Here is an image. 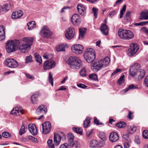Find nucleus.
Segmentation results:
<instances>
[{
    "label": "nucleus",
    "mask_w": 148,
    "mask_h": 148,
    "mask_svg": "<svg viewBox=\"0 0 148 148\" xmlns=\"http://www.w3.org/2000/svg\"><path fill=\"white\" fill-rule=\"evenodd\" d=\"M77 85L79 87L82 88H85L87 87V86L81 83L78 84H77Z\"/></svg>",
    "instance_id": "0e129e2a"
},
{
    "label": "nucleus",
    "mask_w": 148,
    "mask_h": 148,
    "mask_svg": "<svg viewBox=\"0 0 148 148\" xmlns=\"http://www.w3.org/2000/svg\"><path fill=\"white\" fill-rule=\"evenodd\" d=\"M75 33L74 29L72 27H70L65 32V37L68 40H71L73 37Z\"/></svg>",
    "instance_id": "9d476101"
},
{
    "label": "nucleus",
    "mask_w": 148,
    "mask_h": 148,
    "mask_svg": "<svg viewBox=\"0 0 148 148\" xmlns=\"http://www.w3.org/2000/svg\"><path fill=\"white\" fill-rule=\"evenodd\" d=\"M148 16V10H145L140 13L139 19L140 20H147Z\"/></svg>",
    "instance_id": "4be33fe9"
},
{
    "label": "nucleus",
    "mask_w": 148,
    "mask_h": 148,
    "mask_svg": "<svg viewBox=\"0 0 148 148\" xmlns=\"http://www.w3.org/2000/svg\"><path fill=\"white\" fill-rule=\"evenodd\" d=\"M30 45H28L25 43L21 44L20 42V45L18 48L21 52L25 53L27 51V50L30 49Z\"/></svg>",
    "instance_id": "ddd939ff"
},
{
    "label": "nucleus",
    "mask_w": 148,
    "mask_h": 148,
    "mask_svg": "<svg viewBox=\"0 0 148 148\" xmlns=\"http://www.w3.org/2000/svg\"><path fill=\"white\" fill-rule=\"evenodd\" d=\"M23 12L22 10L15 11L12 13L11 17L12 19H15L21 17L23 15Z\"/></svg>",
    "instance_id": "f3484780"
},
{
    "label": "nucleus",
    "mask_w": 148,
    "mask_h": 148,
    "mask_svg": "<svg viewBox=\"0 0 148 148\" xmlns=\"http://www.w3.org/2000/svg\"><path fill=\"white\" fill-rule=\"evenodd\" d=\"M61 135L56 134L55 133L54 134V142L56 145H58L60 143L61 138L63 140H65L66 139V136L65 134L63 132L61 133Z\"/></svg>",
    "instance_id": "0eeeda50"
},
{
    "label": "nucleus",
    "mask_w": 148,
    "mask_h": 148,
    "mask_svg": "<svg viewBox=\"0 0 148 148\" xmlns=\"http://www.w3.org/2000/svg\"><path fill=\"white\" fill-rule=\"evenodd\" d=\"M35 58L37 62L39 63V64H41L42 62V60L40 56L37 53L35 54Z\"/></svg>",
    "instance_id": "a19ab883"
},
{
    "label": "nucleus",
    "mask_w": 148,
    "mask_h": 148,
    "mask_svg": "<svg viewBox=\"0 0 148 148\" xmlns=\"http://www.w3.org/2000/svg\"><path fill=\"white\" fill-rule=\"evenodd\" d=\"M139 47L136 43H132L130 44V48L129 50L128 55L132 56L134 55L138 50Z\"/></svg>",
    "instance_id": "423d86ee"
},
{
    "label": "nucleus",
    "mask_w": 148,
    "mask_h": 148,
    "mask_svg": "<svg viewBox=\"0 0 148 148\" xmlns=\"http://www.w3.org/2000/svg\"><path fill=\"white\" fill-rule=\"evenodd\" d=\"M90 118L89 117H87L84 123V127L85 128L89 127L90 126Z\"/></svg>",
    "instance_id": "e433bc0d"
},
{
    "label": "nucleus",
    "mask_w": 148,
    "mask_h": 148,
    "mask_svg": "<svg viewBox=\"0 0 148 148\" xmlns=\"http://www.w3.org/2000/svg\"><path fill=\"white\" fill-rule=\"evenodd\" d=\"M47 111L46 107L43 105H41L39 106L36 111V113L38 115L40 113H45Z\"/></svg>",
    "instance_id": "6ab92c4d"
},
{
    "label": "nucleus",
    "mask_w": 148,
    "mask_h": 148,
    "mask_svg": "<svg viewBox=\"0 0 148 148\" xmlns=\"http://www.w3.org/2000/svg\"><path fill=\"white\" fill-rule=\"evenodd\" d=\"M53 141L52 140L49 139L47 141V143L50 148H54V145L52 143Z\"/></svg>",
    "instance_id": "603ef678"
},
{
    "label": "nucleus",
    "mask_w": 148,
    "mask_h": 148,
    "mask_svg": "<svg viewBox=\"0 0 148 148\" xmlns=\"http://www.w3.org/2000/svg\"><path fill=\"white\" fill-rule=\"evenodd\" d=\"M92 11L94 13V15L95 18L97 17V12L98 11L97 8L93 7L92 9Z\"/></svg>",
    "instance_id": "6e6d98bb"
},
{
    "label": "nucleus",
    "mask_w": 148,
    "mask_h": 148,
    "mask_svg": "<svg viewBox=\"0 0 148 148\" xmlns=\"http://www.w3.org/2000/svg\"><path fill=\"white\" fill-rule=\"evenodd\" d=\"M128 131L131 134L134 133L136 130V127L133 125L128 126Z\"/></svg>",
    "instance_id": "72a5a7b5"
},
{
    "label": "nucleus",
    "mask_w": 148,
    "mask_h": 148,
    "mask_svg": "<svg viewBox=\"0 0 148 148\" xmlns=\"http://www.w3.org/2000/svg\"><path fill=\"white\" fill-rule=\"evenodd\" d=\"M110 62V59L108 57H106L103 60H99V63L102 65L103 67H106L108 66Z\"/></svg>",
    "instance_id": "a211bd4d"
},
{
    "label": "nucleus",
    "mask_w": 148,
    "mask_h": 148,
    "mask_svg": "<svg viewBox=\"0 0 148 148\" xmlns=\"http://www.w3.org/2000/svg\"><path fill=\"white\" fill-rule=\"evenodd\" d=\"M56 65V63L53 60H48L45 62L43 65L44 70H48L54 67Z\"/></svg>",
    "instance_id": "9b49d317"
},
{
    "label": "nucleus",
    "mask_w": 148,
    "mask_h": 148,
    "mask_svg": "<svg viewBox=\"0 0 148 148\" xmlns=\"http://www.w3.org/2000/svg\"><path fill=\"white\" fill-rule=\"evenodd\" d=\"M137 71V68L132 67L130 69V75L132 76H134L136 73Z\"/></svg>",
    "instance_id": "c9c22d12"
},
{
    "label": "nucleus",
    "mask_w": 148,
    "mask_h": 148,
    "mask_svg": "<svg viewBox=\"0 0 148 148\" xmlns=\"http://www.w3.org/2000/svg\"><path fill=\"white\" fill-rule=\"evenodd\" d=\"M19 112L22 114L23 113V111L21 110H19L18 107L14 108L13 109L11 112V114L14 115H18Z\"/></svg>",
    "instance_id": "a878e982"
},
{
    "label": "nucleus",
    "mask_w": 148,
    "mask_h": 148,
    "mask_svg": "<svg viewBox=\"0 0 148 148\" xmlns=\"http://www.w3.org/2000/svg\"><path fill=\"white\" fill-rule=\"evenodd\" d=\"M28 29L30 30L36 27L35 23L34 21L29 22L27 24Z\"/></svg>",
    "instance_id": "f704fd0d"
},
{
    "label": "nucleus",
    "mask_w": 148,
    "mask_h": 148,
    "mask_svg": "<svg viewBox=\"0 0 148 148\" xmlns=\"http://www.w3.org/2000/svg\"><path fill=\"white\" fill-rule=\"evenodd\" d=\"M94 123L97 125L103 124L102 123L100 122L99 120H98L96 117L94 118Z\"/></svg>",
    "instance_id": "680f3d73"
},
{
    "label": "nucleus",
    "mask_w": 148,
    "mask_h": 148,
    "mask_svg": "<svg viewBox=\"0 0 148 148\" xmlns=\"http://www.w3.org/2000/svg\"><path fill=\"white\" fill-rule=\"evenodd\" d=\"M132 13L131 11H127L124 16V20H126L127 21H129L130 19V15Z\"/></svg>",
    "instance_id": "58836bf2"
},
{
    "label": "nucleus",
    "mask_w": 148,
    "mask_h": 148,
    "mask_svg": "<svg viewBox=\"0 0 148 148\" xmlns=\"http://www.w3.org/2000/svg\"><path fill=\"white\" fill-rule=\"evenodd\" d=\"M72 129L75 132L80 135H82L83 130L81 128L73 127L72 128Z\"/></svg>",
    "instance_id": "4c0bfd02"
},
{
    "label": "nucleus",
    "mask_w": 148,
    "mask_h": 148,
    "mask_svg": "<svg viewBox=\"0 0 148 148\" xmlns=\"http://www.w3.org/2000/svg\"><path fill=\"white\" fill-rule=\"evenodd\" d=\"M77 10L79 14L82 16H84L86 12V8L84 5L80 4L77 5Z\"/></svg>",
    "instance_id": "4468645a"
},
{
    "label": "nucleus",
    "mask_w": 148,
    "mask_h": 148,
    "mask_svg": "<svg viewBox=\"0 0 148 148\" xmlns=\"http://www.w3.org/2000/svg\"><path fill=\"white\" fill-rule=\"evenodd\" d=\"M53 78L52 77V75L51 72H49V83H51L52 86H53Z\"/></svg>",
    "instance_id": "5fc2aeb1"
},
{
    "label": "nucleus",
    "mask_w": 148,
    "mask_h": 148,
    "mask_svg": "<svg viewBox=\"0 0 148 148\" xmlns=\"http://www.w3.org/2000/svg\"><path fill=\"white\" fill-rule=\"evenodd\" d=\"M71 19L72 24L74 25H78L81 23V18L77 14H74L71 18Z\"/></svg>",
    "instance_id": "f8f14e48"
},
{
    "label": "nucleus",
    "mask_w": 148,
    "mask_h": 148,
    "mask_svg": "<svg viewBox=\"0 0 148 148\" xmlns=\"http://www.w3.org/2000/svg\"><path fill=\"white\" fill-rule=\"evenodd\" d=\"M143 136L145 139H148V131L144 130L143 132Z\"/></svg>",
    "instance_id": "13d9d810"
},
{
    "label": "nucleus",
    "mask_w": 148,
    "mask_h": 148,
    "mask_svg": "<svg viewBox=\"0 0 148 148\" xmlns=\"http://www.w3.org/2000/svg\"><path fill=\"white\" fill-rule=\"evenodd\" d=\"M102 64L99 63V61L98 62L93 64L91 66V68L92 70L95 71H97L100 69L101 68L103 67Z\"/></svg>",
    "instance_id": "aec40b11"
},
{
    "label": "nucleus",
    "mask_w": 148,
    "mask_h": 148,
    "mask_svg": "<svg viewBox=\"0 0 148 148\" xmlns=\"http://www.w3.org/2000/svg\"><path fill=\"white\" fill-rule=\"evenodd\" d=\"M100 29L102 33L105 35H107L108 34L109 28L106 24H103L100 27Z\"/></svg>",
    "instance_id": "412c9836"
},
{
    "label": "nucleus",
    "mask_w": 148,
    "mask_h": 148,
    "mask_svg": "<svg viewBox=\"0 0 148 148\" xmlns=\"http://www.w3.org/2000/svg\"><path fill=\"white\" fill-rule=\"evenodd\" d=\"M40 34L44 38H48L51 37L52 33L47 26H44L40 31Z\"/></svg>",
    "instance_id": "39448f33"
},
{
    "label": "nucleus",
    "mask_w": 148,
    "mask_h": 148,
    "mask_svg": "<svg viewBox=\"0 0 148 148\" xmlns=\"http://www.w3.org/2000/svg\"><path fill=\"white\" fill-rule=\"evenodd\" d=\"M2 135L3 137L5 138H8L11 136V134L10 133L7 132H3L2 133Z\"/></svg>",
    "instance_id": "4d7b16f0"
},
{
    "label": "nucleus",
    "mask_w": 148,
    "mask_h": 148,
    "mask_svg": "<svg viewBox=\"0 0 148 148\" xmlns=\"http://www.w3.org/2000/svg\"><path fill=\"white\" fill-rule=\"evenodd\" d=\"M93 130L90 131H87L86 132V135L87 138L89 137L90 135L93 133Z\"/></svg>",
    "instance_id": "e2e57ef3"
},
{
    "label": "nucleus",
    "mask_w": 148,
    "mask_h": 148,
    "mask_svg": "<svg viewBox=\"0 0 148 148\" xmlns=\"http://www.w3.org/2000/svg\"><path fill=\"white\" fill-rule=\"evenodd\" d=\"M124 77L125 75H123L119 78L117 81V83L118 84L121 85L124 82Z\"/></svg>",
    "instance_id": "de8ad7c7"
},
{
    "label": "nucleus",
    "mask_w": 148,
    "mask_h": 148,
    "mask_svg": "<svg viewBox=\"0 0 148 148\" xmlns=\"http://www.w3.org/2000/svg\"><path fill=\"white\" fill-rule=\"evenodd\" d=\"M133 113L131 111H129V114L127 116V117L130 119H132L133 117Z\"/></svg>",
    "instance_id": "69168bd1"
},
{
    "label": "nucleus",
    "mask_w": 148,
    "mask_h": 148,
    "mask_svg": "<svg viewBox=\"0 0 148 148\" xmlns=\"http://www.w3.org/2000/svg\"><path fill=\"white\" fill-rule=\"evenodd\" d=\"M98 145V142L96 140L91 141L90 143V147L92 148H96Z\"/></svg>",
    "instance_id": "473e14b6"
},
{
    "label": "nucleus",
    "mask_w": 148,
    "mask_h": 148,
    "mask_svg": "<svg viewBox=\"0 0 148 148\" xmlns=\"http://www.w3.org/2000/svg\"><path fill=\"white\" fill-rule=\"evenodd\" d=\"M74 136L71 133H70L68 134V142L70 145L73 146L72 143L74 142Z\"/></svg>",
    "instance_id": "c756f323"
},
{
    "label": "nucleus",
    "mask_w": 148,
    "mask_h": 148,
    "mask_svg": "<svg viewBox=\"0 0 148 148\" xmlns=\"http://www.w3.org/2000/svg\"><path fill=\"white\" fill-rule=\"evenodd\" d=\"M68 63L70 67L74 69H78L82 66V63L80 58L76 56L70 57Z\"/></svg>",
    "instance_id": "f257e3e1"
},
{
    "label": "nucleus",
    "mask_w": 148,
    "mask_h": 148,
    "mask_svg": "<svg viewBox=\"0 0 148 148\" xmlns=\"http://www.w3.org/2000/svg\"><path fill=\"white\" fill-rule=\"evenodd\" d=\"M56 49L58 52L65 51V46L63 44L60 45L56 46Z\"/></svg>",
    "instance_id": "7c9ffc66"
},
{
    "label": "nucleus",
    "mask_w": 148,
    "mask_h": 148,
    "mask_svg": "<svg viewBox=\"0 0 148 148\" xmlns=\"http://www.w3.org/2000/svg\"><path fill=\"white\" fill-rule=\"evenodd\" d=\"M117 12L116 10L111 11L110 12L109 14V16L111 17H112Z\"/></svg>",
    "instance_id": "052dcab7"
},
{
    "label": "nucleus",
    "mask_w": 148,
    "mask_h": 148,
    "mask_svg": "<svg viewBox=\"0 0 148 148\" xmlns=\"http://www.w3.org/2000/svg\"><path fill=\"white\" fill-rule=\"evenodd\" d=\"M73 146L70 145V146L73 147L75 146V148H79L80 147V144L79 142L77 141H74L72 143Z\"/></svg>",
    "instance_id": "a18cd8bd"
},
{
    "label": "nucleus",
    "mask_w": 148,
    "mask_h": 148,
    "mask_svg": "<svg viewBox=\"0 0 148 148\" xmlns=\"http://www.w3.org/2000/svg\"><path fill=\"white\" fill-rule=\"evenodd\" d=\"M32 61V57L30 55L27 56L25 58V63H28L29 62H31Z\"/></svg>",
    "instance_id": "8fccbe9b"
},
{
    "label": "nucleus",
    "mask_w": 148,
    "mask_h": 148,
    "mask_svg": "<svg viewBox=\"0 0 148 148\" xmlns=\"http://www.w3.org/2000/svg\"><path fill=\"white\" fill-rule=\"evenodd\" d=\"M28 129L31 133L34 135L37 134V130L36 126L34 124H29L28 125Z\"/></svg>",
    "instance_id": "2eb2a0df"
},
{
    "label": "nucleus",
    "mask_w": 148,
    "mask_h": 148,
    "mask_svg": "<svg viewBox=\"0 0 148 148\" xmlns=\"http://www.w3.org/2000/svg\"><path fill=\"white\" fill-rule=\"evenodd\" d=\"M38 94H33L31 97V101L33 104H36L38 102Z\"/></svg>",
    "instance_id": "c85d7f7f"
},
{
    "label": "nucleus",
    "mask_w": 148,
    "mask_h": 148,
    "mask_svg": "<svg viewBox=\"0 0 148 148\" xmlns=\"http://www.w3.org/2000/svg\"><path fill=\"white\" fill-rule=\"evenodd\" d=\"M123 138L125 139V140H127L128 141H130V140L129 139V136L128 134H124L123 135Z\"/></svg>",
    "instance_id": "774afa93"
},
{
    "label": "nucleus",
    "mask_w": 148,
    "mask_h": 148,
    "mask_svg": "<svg viewBox=\"0 0 148 148\" xmlns=\"http://www.w3.org/2000/svg\"><path fill=\"white\" fill-rule=\"evenodd\" d=\"M42 133L45 134H48L51 129V125L49 122H46L42 124Z\"/></svg>",
    "instance_id": "1a4fd4ad"
},
{
    "label": "nucleus",
    "mask_w": 148,
    "mask_h": 148,
    "mask_svg": "<svg viewBox=\"0 0 148 148\" xmlns=\"http://www.w3.org/2000/svg\"><path fill=\"white\" fill-rule=\"evenodd\" d=\"M5 29L3 26H0V41L5 38Z\"/></svg>",
    "instance_id": "cd10ccee"
},
{
    "label": "nucleus",
    "mask_w": 148,
    "mask_h": 148,
    "mask_svg": "<svg viewBox=\"0 0 148 148\" xmlns=\"http://www.w3.org/2000/svg\"><path fill=\"white\" fill-rule=\"evenodd\" d=\"M140 73L138 76V79L140 80L144 77L145 75V70L143 69H141L140 71Z\"/></svg>",
    "instance_id": "79ce46f5"
},
{
    "label": "nucleus",
    "mask_w": 148,
    "mask_h": 148,
    "mask_svg": "<svg viewBox=\"0 0 148 148\" xmlns=\"http://www.w3.org/2000/svg\"><path fill=\"white\" fill-rule=\"evenodd\" d=\"M22 40L23 42L26 43L25 44L28 45H30L31 47V46L33 43V38L31 37L24 38H23Z\"/></svg>",
    "instance_id": "5701e85b"
},
{
    "label": "nucleus",
    "mask_w": 148,
    "mask_h": 148,
    "mask_svg": "<svg viewBox=\"0 0 148 148\" xmlns=\"http://www.w3.org/2000/svg\"><path fill=\"white\" fill-rule=\"evenodd\" d=\"M84 57L88 62H92L95 58V51L91 48L87 49L84 53Z\"/></svg>",
    "instance_id": "7ed1b4c3"
},
{
    "label": "nucleus",
    "mask_w": 148,
    "mask_h": 148,
    "mask_svg": "<svg viewBox=\"0 0 148 148\" xmlns=\"http://www.w3.org/2000/svg\"><path fill=\"white\" fill-rule=\"evenodd\" d=\"M138 87L137 86H135L134 84H132L129 85L128 88L121 91V92L123 94H124L128 91L129 90L133 89H138Z\"/></svg>",
    "instance_id": "bb28decb"
},
{
    "label": "nucleus",
    "mask_w": 148,
    "mask_h": 148,
    "mask_svg": "<svg viewBox=\"0 0 148 148\" xmlns=\"http://www.w3.org/2000/svg\"><path fill=\"white\" fill-rule=\"evenodd\" d=\"M83 47L81 45L76 44L73 45L71 49L73 52L76 54H81L83 52Z\"/></svg>",
    "instance_id": "6e6552de"
},
{
    "label": "nucleus",
    "mask_w": 148,
    "mask_h": 148,
    "mask_svg": "<svg viewBox=\"0 0 148 148\" xmlns=\"http://www.w3.org/2000/svg\"><path fill=\"white\" fill-rule=\"evenodd\" d=\"M144 82L145 86L148 87V76H147L145 78L144 80Z\"/></svg>",
    "instance_id": "338daca9"
},
{
    "label": "nucleus",
    "mask_w": 148,
    "mask_h": 148,
    "mask_svg": "<svg viewBox=\"0 0 148 148\" xmlns=\"http://www.w3.org/2000/svg\"><path fill=\"white\" fill-rule=\"evenodd\" d=\"M25 132V127L23 124L22 125L21 128L19 131V134L20 135H22Z\"/></svg>",
    "instance_id": "3c124183"
},
{
    "label": "nucleus",
    "mask_w": 148,
    "mask_h": 148,
    "mask_svg": "<svg viewBox=\"0 0 148 148\" xmlns=\"http://www.w3.org/2000/svg\"><path fill=\"white\" fill-rule=\"evenodd\" d=\"M60 148H70V147L67 143H65L61 145L60 147Z\"/></svg>",
    "instance_id": "bf43d9fd"
},
{
    "label": "nucleus",
    "mask_w": 148,
    "mask_h": 148,
    "mask_svg": "<svg viewBox=\"0 0 148 148\" xmlns=\"http://www.w3.org/2000/svg\"><path fill=\"white\" fill-rule=\"evenodd\" d=\"M20 45V41L18 40H9L6 45V50L8 53H10L15 51Z\"/></svg>",
    "instance_id": "f03ea898"
},
{
    "label": "nucleus",
    "mask_w": 148,
    "mask_h": 148,
    "mask_svg": "<svg viewBox=\"0 0 148 148\" xmlns=\"http://www.w3.org/2000/svg\"><path fill=\"white\" fill-rule=\"evenodd\" d=\"M126 5H124L123 6V8L121 10L120 12V15L119 16V17L120 18H121L123 17V14H124L125 12L126 11Z\"/></svg>",
    "instance_id": "49530a36"
},
{
    "label": "nucleus",
    "mask_w": 148,
    "mask_h": 148,
    "mask_svg": "<svg viewBox=\"0 0 148 148\" xmlns=\"http://www.w3.org/2000/svg\"><path fill=\"white\" fill-rule=\"evenodd\" d=\"M89 77L95 81H98V77L97 75L95 74H91L89 75Z\"/></svg>",
    "instance_id": "09e8293b"
},
{
    "label": "nucleus",
    "mask_w": 148,
    "mask_h": 148,
    "mask_svg": "<svg viewBox=\"0 0 148 148\" xmlns=\"http://www.w3.org/2000/svg\"><path fill=\"white\" fill-rule=\"evenodd\" d=\"M79 74L82 77H85L86 76V71L85 67L83 68L80 70Z\"/></svg>",
    "instance_id": "c03bdc74"
},
{
    "label": "nucleus",
    "mask_w": 148,
    "mask_h": 148,
    "mask_svg": "<svg viewBox=\"0 0 148 148\" xmlns=\"http://www.w3.org/2000/svg\"><path fill=\"white\" fill-rule=\"evenodd\" d=\"M109 140L112 142L114 143L117 141L119 136L116 132H112L110 133L109 136Z\"/></svg>",
    "instance_id": "dca6fc26"
},
{
    "label": "nucleus",
    "mask_w": 148,
    "mask_h": 148,
    "mask_svg": "<svg viewBox=\"0 0 148 148\" xmlns=\"http://www.w3.org/2000/svg\"><path fill=\"white\" fill-rule=\"evenodd\" d=\"M5 63L6 65L9 68H16L18 65V63L17 61L12 58L7 59Z\"/></svg>",
    "instance_id": "20e7f679"
},
{
    "label": "nucleus",
    "mask_w": 148,
    "mask_h": 148,
    "mask_svg": "<svg viewBox=\"0 0 148 148\" xmlns=\"http://www.w3.org/2000/svg\"><path fill=\"white\" fill-rule=\"evenodd\" d=\"M126 123L124 122L121 121L116 123L115 125L119 128H122L126 126Z\"/></svg>",
    "instance_id": "ea45409f"
},
{
    "label": "nucleus",
    "mask_w": 148,
    "mask_h": 148,
    "mask_svg": "<svg viewBox=\"0 0 148 148\" xmlns=\"http://www.w3.org/2000/svg\"><path fill=\"white\" fill-rule=\"evenodd\" d=\"M118 35L121 39L125 40V29H120L118 31Z\"/></svg>",
    "instance_id": "b1692460"
},
{
    "label": "nucleus",
    "mask_w": 148,
    "mask_h": 148,
    "mask_svg": "<svg viewBox=\"0 0 148 148\" xmlns=\"http://www.w3.org/2000/svg\"><path fill=\"white\" fill-rule=\"evenodd\" d=\"M99 138L102 140L105 141L106 140L107 138L105 134L103 132H100L99 135Z\"/></svg>",
    "instance_id": "37998d69"
},
{
    "label": "nucleus",
    "mask_w": 148,
    "mask_h": 148,
    "mask_svg": "<svg viewBox=\"0 0 148 148\" xmlns=\"http://www.w3.org/2000/svg\"><path fill=\"white\" fill-rule=\"evenodd\" d=\"M86 28H80L79 29V37H78L79 39H80V38H82L84 36L85 33L86 31Z\"/></svg>",
    "instance_id": "2f4dec72"
},
{
    "label": "nucleus",
    "mask_w": 148,
    "mask_h": 148,
    "mask_svg": "<svg viewBox=\"0 0 148 148\" xmlns=\"http://www.w3.org/2000/svg\"><path fill=\"white\" fill-rule=\"evenodd\" d=\"M126 35L125 40H129L132 39L134 37V35L133 33L131 31L129 30H125Z\"/></svg>",
    "instance_id": "393cba45"
},
{
    "label": "nucleus",
    "mask_w": 148,
    "mask_h": 148,
    "mask_svg": "<svg viewBox=\"0 0 148 148\" xmlns=\"http://www.w3.org/2000/svg\"><path fill=\"white\" fill-rule=\"evenodd\" d=\"M8 4H5L2 6V12H6L9 10V8L8 7Z\"/></svg>",
    "instance_id": "864d4df0"
}]
</instances>
